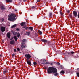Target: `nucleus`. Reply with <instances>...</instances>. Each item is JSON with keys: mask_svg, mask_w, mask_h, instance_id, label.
<instances>
[{"mask_svg": "<svg viewBox=\"0 0 79 79\" xmlns=\"http://www.w3.org/2000/svg\"><path fill=\"white\" fill-rule=\"evenodd\" d=\"M12 57H13H13H14V54H13L12 55Z\"/></svg>", "mask_w": 79, "mask_h": 79, "instance_id": "34", "label": "nucleus"}, {"mask_svg": "<svg viewBox=\"0 0 79 79\" xmlns=\"http://www.w3.org/2000/svg\"><path fill=\"white\" fill-rule=\"evenodd\" d=\"M0 56H2V55H0Z\"/></svg>", "mask_w": 79, "mask_h": 79, "instance_id": "44", "label": "nucleus"}, {"mask_svg": "<svg viewBox=\"0 0 79 79\" xmlns=\"http://www.w3.org/2000/svg\"><path fill=\"white\" fill-rule=\"evenodd\" d=\"M25 44V43L23 42V43H22V45H24Z\"/></svg>", "mask_w": 79, "mask_h": 79, "instance_id": "31", "label": "nucleus"}, {"mask_svg": "<svg viewBox=\"0 0 79 79\" xmlns=\"http://www.w3.org/2000/svg\"><path fill=\"white\" fill-rule=\"evenodd\" d=\"M16 27V24H15L13 25L11 27L12 28H13L14 27Z\"/></svg>", "mask_w": 79, "mask_h": 79, "instance_id": "19", "label": "nucleus"}, {"mask_svg": "<svg viewBox=\"0 0 79 79\" xmlns=\"http://www.w3.org/2000/svg\"><path fill=\"white\" fill-rule=\"evenodd\" d=\"M74 53H75V52L73 51L69 53V54H74Z\"/></svg>", "mask_w": 79, "mask_h": 79, "instance_id": "17", "label": "nucleus"}, {"mask_svg": "<svg viewBox=\"0 0 79 79\" xmlns=\"http://www.w3.org/2000/svg\"><path fill=\"white\" fill-rule=\"evenodd\" d=\"M46 61V60H45V59H44L43 60V62H44V63H45V62Z\"/></svg>", "mask_w": 79, "mask_h": 79, "instance_id": "24", "label": "nucleus"}, {"mask_svg": "<svg viewBox=\"0 0 79 79\" xmlns=\"http://www.w3.org/2000/svg\"><path fill=\"white\" fill-rule=\"evenodd\" d=\"M24 24H25V22H22V23H21V26H24Z\"/></svg>", "mask_w": 79, "mask_h": 79, "instance_id": "14", "label": "nucleus"}, {"mask_svg": "<svg viewBox=\"0 0 79 79\" xmlns=\"http://www.w3.org/2000/svg\"><path fill=\"white\" fill-rule=\"evenodd\" d=\"M6 1L8 3H11V2H12V0H6Z\"/></svg>", "mask_w": 79, "mask_h": 79, "instance_id": "11", "label": "nucleus"}, {"mask_svg": "<svg viewBox=\"0 0 79 79\" xmlns=\"http://www.w3.org/2000/svg\"><path fill=\"white\" fill-rule=\"evenodd\" d=\"M1 10H4L5 9V8L4 7V6H2L1 7Z\"/></svg>", "mask_w": 79, "mask_h": 79, "instance_id": "16", "label": "nucleus"}, {"mask_svg": "<svg viewBox=\"0 0 79 79\" xmlns=\"http://www.w3.org/2000/svg\"><path fill=\"white\" fill-rule=\"evenodd\" d=\"M16 30H17V31H19V29H18V28H17V29H16Z\"/></svg>", "mask_w": 79, "mask_h": 79, "instance_id": "38", "label": "nucleus"}, {"mask_svg": "<svg viewBox=\"0 0 79 79\" xmlns=\"http://www.w3.org/2000/svg\"><path fill=\"white\" fill-rule=\"evenodd\" d=\"M41 41L43 42H47V41L45 40H42Z\"/></svg>", "mask_w": 79, "mask_h": 79, "instance_id": "15", "label": "nucleus"}, {"mask_svg": "<svg viewBox=\"0 0 79 79\" xmlns=\"http://www.w3.org/2000/svg\"><path fill=\"white\" fill-rule=\"evenodd\" d=\"M30 60H27V63L29 65H31V62Z\"/></svg>", "mask_w": 79, "mask_h": 79, "instance_id": "6", "label": "nucleus"}, {"mask_svg": "<svg viewBox=\"0 0 79 79\" xmlns=\"http://www.w3.org/2000/svg\"><path fill=\"white\" fill-rule=\"evenodd\" d=\"M25 56L26 57V58H27V60L31 58V55H30V54H25Z\"/></svg>", "mask_w": 79, "mask_h": 79, "instance_id": "3", "label": "nucleus"}, {"mask_svg": "<svg viewBox=\"0 0 79 79\" xmlns=\"http://www.w3.org/2000/svg\"><path fill=\"white\" fill-rule=\"evenodd\" d=\"M77 76H78V77H79V72L77 73Z\"/></svg>", "mask_w": 79, "mask_h": 79, "instance_id": "23", "label": "nucleus"}, {"mask_svg": "<svg viewBox=\"0 0 79 79\" xmlns=\"http://www.w3.org/2000/svg\"><path fill=\"white\" fill-rule=\"evenodd\" d=\"M25 41H26V40L24 39L22 40V42H25Z\"/></svg>", "mask_w": 79, "mask_h": 79, "instance_id": "25", "label": "nucleus"}, {"mask_svg": "<svg viewBox=\"0 0 79 79\" xmlns=\"http://www.w3.org/2000/svg\"><path fill=\"white\" fill-rule=\"evenodd\" d=\"M26 34L27 35H29V34H30V32H27Z\"/></svg>", "mask_w": 79, "mask_h": 79, "instance_id": "21", "label": "nucleus"}, {"mask_svg": "<svg viewBox=\"0 0 79 79\" xmlns=\"http://www.w3.org/2000/svg\"><path fill=\"white\" fill-rule=\"evenodd\" d=\"M23 28H26V27H25V26L24 27H23Z\"/></svg>", "mask_w": 79, "mask_h": 79, "instance_id": "43", "label": "nucleus"}, {"mask_svg": "<svg viewBox=\"0 0 79 79\" xmlns=\"http://www.w3.org/2000/svg\"><path fill=\"white\" fill-rule=\"evenodd\" d=\"M16 15L14 14H10L8 16V20L10 21H15L16 19Z\"/></svg>", "mask_w": 79, "mask_h": 79, "instance_id": "2", "label": "nucleus"}, {"mask_svg": "<svg viewBox=\"0 0 79 79\" xmlns=\"http://www.w3.org/2000/svg\"><path fill=\"white\" fill-rule=\"evenodd\" d=\"M67 12L68 13H70V11H69V10H68L67 11Z\"/></svg>", "mask_w": 79, "mask_h": 79, "instance_id": "29", "label": "nucleus"}, {"mask_svg": "<svg viewBox=\"0 0 79 79\" xmlns=\"http://www.w3.org/2000/svg\"><path fill=\"white\" fill-rule=\"evenodd\" d=\"M47 71L48 74H50V73H53L56 76L58 75V73H57L58 70L54 67H49Z\"/></svg>", "mask_w": 79, "mask_h": 79, "instance_id": "1", "label": "nucleus"}, {"mask_svg": "<svg viewBox=\"0 0 79 79\" xmlns=\"http://www.w3.org/2000/svg\"><path fill=\"white\" fill-rule=\"evenodd\" d=\"M14 38L15 40V41L17 42V40H18V38H17V37L16 36H15L14 37Z\"/></svg>", "mask_w": 79, "mask_h": 79, "instance_id": "12", "label": "nucleus"}, {"mask_svg": "<svg viewBox=\"0 0 79 79\" xmlns=\"http://www.w3.org/2000/svg\"><path fill=\"white\" fill-rule=\"evenodd\" d=\"M15 34V35H17V37H19L20 35V34H19L18 32H16Z\"/></svg>", "mask_w": 79, "mask_h": 79, "instance_id": "7", "label": "nucleus"}, {"mask_svg": "<svg viewBox=\"0 0 79 79\" xmlns=\"http://www.w3.org/2000/svg\"><path fill=\"white\" fill-rule=\"evenodd\" d=\"M10 33H7V37L9 38H10V37H11Z\"/></svg>", "mask_w": 79, "mask_h": 79, "instance_id": "8", "label": "nucleus"}, {"mask_svg": "<svg viewBox=\"0 0 79 79\" xmlns=\"http://www.w3.org/2000/svg\"><path fill=\"white\" fill-rule=\"evenodd\" d=\"M69 16H70V18H71L72 17V15H71V14Z\"/></svg>", "mask_w": 79, "mask_h": 79, "instance_id": "35", "label": "nucleus"}, {"mask_svg": "<svg viewBox=\"0 0 79 79\" xmlns=\"http://www.w3.org/2000/svg\"><path fill=\"white\" fill-rule=\"evenodd\" d=\"M77 70H78V71H79V68H77Z\"/></svg>", "mask_w": 79, "mask_h": 79, "instance_id": "39", "label": "nucleus"}, {"mask_svg": "<svg viewBox=\"0 0 79 79\" xmlns=\"http://www.w3.org/2000/svg\"><path fill=\"white\" fill-rule=\"evenodd\" d=\"M58 65H60V63H58Z\"/></svg>", "mask_w": 79, "mask_h": 79, "instance_id": "40", "label": "nucleus"}, {"mask_svg": "<svg viewBox=\"0 0 79 79\" xmlns=\"http://www.w3.org/2000/svg\"><path fill=\"white\" fill-rule=\"evenodd\" d=\"M3 73V74H5V73H6V70L4 71Z\"/></svg>", "mask_w": 79, "mask_h": 79, "instance_id": "28", "label": "nucleus"}, {"mask_svg": "<svg viewBox=\"0 0 79 79\" xmlns=\"http://www.w3.org/2000/svg\"><path fill=\"white\" fill-rule=\"evenodd\" d=\"M15 11H17V10H15Z\"/></svg>", "mask_w": 79, "mask_h": 79, "instance_id": "41", "label": "nucleus"}, {"mask_svg": "<svg viewBox=\"0 0 79 79\" xmlns=\"http://www.w3.org/2000/svg\"><path fill=\"white\" fill-rule=\"evenodd\" d=\"M1 20H2V21H4V19L2 18V19H1Z\"/></svg>", "mask_w": 79, "mask_h": 79, "instance_id": "32", "label": "nucleus"}, {"mask_svg": "<svg viewBox=\"0 0 79 79\" xmlns=\"http://www.w3.org/2000/svg\"><path fill=\"white\" fill-rule=\"evenodd\" d=\"M60 14L61 15H63V13H62V12H61V11H60Z\"/></svg>", "mask_w": 79, "mask_h": 79, "instance_id": "26", "label": "nucleus"}, {"mask_svg": "<svg viewBox=\"0 0 79 79\" xmlns=\"http://www.w3.org/2000/svg\"><path fill=\"white\" fill-rule=\"evenodd\" d=\"M50 65H53V63H50Z\"/></svg>", "mask_w": 79, "mask_h": 79, "instance_id": "36", "label": "nucleus"}, {"mask_svg": "<svg viewBox=\"0 0 79 79\" xmlns=\"http://www.w3.org/2000/svg\"><path fill=\"white\" fill-rule=\"evenodd\" d=\"M27 46L26 45H22L21 46V47L20 48L21 50H22L23 49V48H25V47H26Z\"/></svg>", "mask_w": 79, "mask_h": 79, "instance_id": "9", "label": "nucleus"}, {"mask_svg": "<svg viewBox=\"0 0 79 79\" xmlns=\"http://www.w3.org/2000/svg\"><path fill=\"white\" fill-rule=\"evenodd\" d=\"M29 29H30L31 31L33 30V27H30L28 28Z\"/></svg>", "mask_w": 79, "mask_h": 79, "instance_id": "13", "label": "nucleus"}, {"mask_svg": "<svg viewBox=\"0 0 79 79\" xmlns=\"http://www.w3.org/2000/svg\"><path fill=\"white\" fill-rule=\"evenodd\" d=\"M14 52H16V49H14Z\"/></svg>", "mask_w": 79, "mask_h": 79, "instance_id": "33", "label": "nucleus"}, {"mask_svg": "<svg viewBox=\"0 0 79 79\" xmlns=\"http://www.w3.org/2000/svg\"><path fill=\"white\" fill-rule=\"evenodd\" d=\"M52 13H50V14H49V16L50 17L52 16Z\"/></svg>", "mask_w": 79, "mask_h": 79, "instance_id": "27", "label": "nucleus"}, {"mask_svg": "<svg viewBox=\"0 0 79 79\" xmlns=\"http://www.w3.org/2000/svg\"><path fill=\"white\" fill-rule=\"evenodd\" d=\"M1 30L2 32H3L4 31H5V27H1Z\"/></svg>", "mask_w": 79, "mask_h": 79, "instance_id": "4", "label": "nucleus"}, {"mask_svg": "<svg viewBox=\"0 0 79 79\" xmlns=\"http://www.w3.org/2000/svg\"><path fill=\"white\" fill-rule=\"evenodd\" d=\"M28 28V27H27L26 28V29H27Z\"/></svg>", "mask_w": 79, "mask_h": 79, "instance_id": "42", "label": "nucleus"}, {"mask_svg": "<svg viewBox=\"0 0 79 79\" xmlns=\"http://www.w3.org/2000/svg\"><path fill=\"white\" fill-rule=\"evenodd\" d=\"M40 2V0H37V2Z\"/></svg>", "mask_w": 79, "mask_h": 79, "instance_id": "37", "label": "nucleus"}, {"mask_svg": "<svg viewBox=\"0 0 79 79\" xmlns=\"http://www.w3.org/2000/svg\"><path fill=\"white\" fill-rule=\"evenodd\" d=\"M33 64L35 66H36V65H37V63L36 62H34Z\"/></svg>", "mask_w": 79, "mask_h": 79, "instance_id": "22", "label": "nucleus"}, {"mask_svg": "<svg viewBox=\"0 0 79 79\" xmlns=\"http://www.w3.org/2000/svg\"><path fill=\"white\" fill-rule=\"evenodd\" d=\"M10 44H11V45H14V44H15V41H14V40L10 41Z\"/></svg>", "mask_w": 79, "mask_h": 79, "instance_id": "10", "label": "nucleus"}, {"mask_svg": "<svg viewBox=\"0 0 79 79\" xmlns=\"http://www.w3.org/2000/svg\"><path fill=\"white\" fill-rule=\"evenodd\" d=\"M38 33H39V34H40L41 35V34H42V32L40 30L38 31Z\"/></svg>", "mask_w": 79, "mask_h": 79, "instance_id": "18", "label": "nucleus"}, {"mask_svg": "<svg viewBox=\"0 0 79 79\" xmlns=\"http://www.w3.org/2000/svg\"><path fill=\"white\" fill-rule=\"evenodd\" d=\"M17 50H18V51H19L20 50L19 48H17Z\"/></svg>", "mask_w": 79, "mask_h": 79, "instance_id": "30", "label": "nucleus"}, {"mask_svg": "<svg viewBox=\"0 0 79 79\" xmlns=\"http://www.w3.org/2000/svg\"><path fill=\"white\" fill-rule=\"evenodd\" d=\"M65 72L64 71L62 70L60 72V73H62V74H64L65 73Z\"/></svg>", "mask_w": 79, "mask_h": 79, "instance_id": "20", "label": "nucleus"}, {"mask_svg": "<svg viewBox=\"0 0 79 79\" xmlns=\"http://www.w3.org/2000/svg\"><path fill=\"white\" fill-rule=\"evenodd\" d=\"M73 15L75 16V17H76L77 16V12H76V11H74L73 12Z\"/></svg>", "mask_w": 79, "mask_h": 79, "instance_id": "5", "label": "nucleus"}]
</instances>
